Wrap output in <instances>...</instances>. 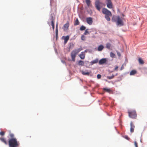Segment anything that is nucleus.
Wrapping results in <instances>:
<instances>
[{
	"label": "nucleus",
	"instance_id": "473e14b6",
	"mask_svg": "<svg viewBox=\"0 0 147 147\" xmlns=\"http://www.w3.org/2000/svg\"><path fill=\"white\" fill-rule=\"evenodd\" d=\"M5 134V132L4 131H1L0 132V135L1 136H3Z\"/></svg>",
	"mask_w": 147,
	"mask_h": 147
},
{
	"label": "nucleus",
	"instance_id": "2f4dec72",
	"mask_svg": "<svg viewBox=\"0 0 147 147\" xmlns=\"http://www.w3.org/2000/svg\"><path fill=\"white\" fill-rule=\"evenodd\" d=\"M55 33H56V39L57 38L58 36V31H57V30H55Z\"/></svg>",
	"mask_w": 147,
	"mask_h": 147
},
{
	"label": "nucleus",
	"instance_id": "412c9836",
	"mask_svg": "<svg viewBox=\"0 0 147 147\" xmlns=\"http://www.w3.org/2000/svg\"><path fill=\"white\" fill-rule=\"evenodd\" d=\"M103 90L106 92L109 93L111 92V90L109 88H103Z\"/></svg>",
	"mask_w": 147,
	"mask_h": 147
},
{
	"label": "nucleus",
	"instance_id": "58836bf2",
	"mask_svg": "<svg viewBox=\"0 0 147 147\" xmlns=\"http://www.w3.org/2000/svg\"><path fill=\"white\" fill-rule=\"evenodd\" d=\"M57 30V31H58V25H57V24L56 25V30Z\"/></svg>",
	"mask_w": 147,
	"mask_h": 147
},
{
	"label": "nucleus",
	"instance_id": "dca6fc26",
	"mask_svg": "<svg viewBox=\"0 0 147 147\" xmlns=\"http://www.w3.org/2000/svg\"><path fill=\"white\" fill-rule=\"evenodd\" d=\"M104 48V46L102 45H100L98 47L97 49L98 51H101L103 50Z\"/></svg>",
	"mask_w": 147,
	"mask_h": 147
},
{
	"label": "nucleus",
	"instance_id": "b1692460",
	"mask_svg": "<svg viewBox=\"0 0 147 147\" xmlns=\"http://www.w3.org/2000/svg\"><path fill=\"white\" fill-rule=\"evenodd\" d=\"M110 16L109 15H105V18L108 21H109L110 20V18L109 17Z\"/></svg>",
	"mask_w": 147,
	"mask_h": 147
},
{
	"label": "nucleus",
	"instance_id": "a211bd4d",
	"mask_svg": "<svg viewBox=\"0 0 147 147\" xmlns=\"http://www.w3.org/2000/svg\"><path fill=\"white\" fill-rule=\"evenodd\" d=\"M111 47V45L109 43H107L106 44V47L108 49H110Z\"/></svg>",
	"mask_w": 147,
	"mask_h": 147
},
{
	"label": "nucleus",
	"instance_id": "72a5a7b5",
	"mask_svg": "<svg viewBox=\"0 0 147 147\" xmlns=\"http://www.w3.org/2000/svg\"><path fill=\"white\" fill-rule=\"evenodd\" d=\"M98 79H100L101 77V75L100 74H98L97 76Z\"/></svg>",
	"mask_w": 147,
	"mask_h": 147
},
{
	"label": "nucleus",
	"instance_id": "ddd939ff",
	"mask_svg": "<svg viewBox=\"0 0 147 147\" xmlns=\"http://www.w3.org/2000/svg\"><path fill=\"white\" fill-rule=\"evenodd\" d=\"M81 72L83 75H85L89 76L90 73V72L86 71H84L82 70L81 71Z\"/></svg>",
	"mask_w": 147,
	"mask_h": 147
},
{
	"label": "nucleus",
	"instance_id": "7c9ffc66",
	"mask_svg": "<svg viewBox=\"0 0 147 147\" xmlns=\"http://www.w3.org/2000/svg\"><path fill=\"white\" fill-rule=\"evenodd\" d=\"M81 39L83 40H86V37L84 35H82L81 37Z\"/></svg>",
	"mask_w": 147,
	"mask_h": 147
},
{
	"label": "nucleus",
	"instance_id": "e433bc0d",
	"mask_svg": "<svg viewBox=\"0 0 147 147\" xmlns=\"http://www.w3.org/2000/svg\"><path fill=\"white\" fill-rule=\"evenodd\" d=\"M124 67L123 65H122V66H121V68H120V70H122L123 69Z\"/></svg>",
	"mask_w": 147,
	"mask_h": 147
},
{
	"label": "nucleus",
	"instance_id": "cd10ccee",
	"mask_svg": "<svg viewBox=\"0 0 147 147\" xmlns=\"http://www.w3.org/2000/svg\"><path fill=\"white\" fill-rule=\"evenodd\" d=\"M115 76L113 74L111 76H107V78L109 79H111L113 78Z\"/></svg>",
	"mask_w": 147,
	"mask_h": 147
},
{
	"label": "nucleus",
	"instance_id": "f8f14e48",
	"mask_svg": "<svg viewBox=\"0 0 147 147\" xmlns=\"http://www.w3.org/2000/svg\"><path fill=\"white\" fill-rule=\"evenodd\" d=\"M79 56L81 59H84L85 58V54L84 52H82L79 55Z\"/></svg>",
	"mask_w": 147,
	"mask_h": 147
},
{
	"label": "nucleus",
	"instance_id": "39448f33",
	"mask_svg": "<svg viewBox=\"0 0 147 147\" xmlns=\"http://www.w3.org/2000/svg\"><path fill=\"white\" fill-rule=\"evenodd\" d=\"M129 116L132 119H136L137 117V114L135 111H128Z\"/></svg>",
	"mask_w": 147,
	"mask_h": 147
},
{
	"label": "nucleus",
	"instance_id": "c756f323",
	"mask_svg": "<svg viewBox=\"0 0 147 147\" xmlns=\"http://www.w3.org/2000/svg\"><path fill=\"white\" fill-rule=\"evenodd\" d=\"M84 34V35H87L88 34H89L90 33L88 32V30L86 29L85 30Z\"/></svg>",
	"mask_w": 147,
	"mask_h": 147
},
{
	"label": "nucleus",
	"instance_id": "393cba45",
	"mask_svg": "<svg viewBox=\"0 0 147 147\" xmlns=\"http://www.w3.org/2000/svg\"><path fill=\"white\" fill-rule=\"evenodd\" d=\"M86 3L88 6H89L91 3V1L90 0H85Z\"/></svg>",
	"mask_w": 147,
	"mask_h": 147
},
{
	"label": "nucleus",
	"instance_id": "0eeeda50",
	"mask_svg": "<svg viewBox=\"0 0 147 147\" xmlns=\"http://www.w3.org/2000/svg\"><path fill=\"white\" fill-rule=\"evenodd\" d=\"M107 1V6L110 9H111L113 8V5L111 1V0H106Z\"/></svg>",
	"mask_w": 147,
	"mask_h": 147
},
{
	"label": "nucleus",
	"instance_id": "79ce46f5",
	"mask_svg": "<svg viewBox=\"0 0 147 147\" xmlns=\"http://www.w3.org/2000/svg\"><path fill=\"white\" fill-rule=\"evenodd\" d=\"M122 16H124V15L123 14V15H122Z\"/></svg>",
	"mask_w": 147,
	"mask_h": 147
},
{
	"label": "nucleus",
	"instance_id": "4468645a",
	"mask_svg": "<svg viewBox=\"0 0 147 147\" xmlns=\"http://www.w3.org/2000/svg\"><path fill=\"white\" fill-rule=\"evenodd\" d=\"M69 26V23L67 22V23L65 24L63 28H64V30H67L68 29V28Z\"/></svg>",
	"mask_w": 147,
	"mask_h": 147
},
{
	"label": "nucleus",
	"instance_id": "f03ea898",
	"mask_svg": "<svg viewBox=\"0 0 147 147\" xmlns=\"http://www.w3.org/2000/svg\"><path fill=\"white\" fill-rule=\"evenodd\" d=\"M112 20L113 22H116L117 25L120 26L123 25V22L119 16H113Z\"/></svg>",
	"mask_w": 147,
	"mask_h": 147
},
{
	"label": "nucleus",
	"instance_id": "1a4fd4ad",
	"mask_svg": "<svg viewBox=\"0 0 147 147\" xmlns=\"http://www.w3.org/2000/svg\"><path fill=\"white\" fill-rule=\"evenodd\" d=\"M130 131L131 133L134 132V128L135 127V125L133 124L132 122H131L130 123Z\"/></svg>",
	"mask_w": 147,
	"mask_h": 147
},
{
	"label": "nucleus",
	"instance_id": "5701e85b",
	"mask_svg": "<svg viewBox=\"0 0 147 147\" xmlns=\"http://www.w3.org/2000/svg\"><path fill=\"white\" fill-rule=\"evenodd\" d=\"M138 61L139 63L140 64H143L144 62L143 60L141 58H139L138 59Z\"/></svg>",
	"mask_w": 147,
	"mask_h": 147
},
{
	"label": "nucleus",
	"instance_id": "2eb2a0df",
	"mask_svg": "<svg viewBox=\"0 0 147 147\" xmlns=\"http://www.w3.org/2000/svg\"><path fill=\"white\" fill-rule=\"evenodd\" d=\"M137 73V71L135 70H133L130 72L129 74L130 76L134 75Z\"/></svg>",
	"mask_w": 147,
	"mask_h": 147
},
{
	"label": "nucleus",
	"instance_id": "c9c22d12",
	"mask_svg": "<svg viewBox=\"0 0 147 147\" xmlns=\"http://www.w3.org/2000/svg\"><path fill=\"white\" fill-rule=\"evenodd\" d=\"M118 68V67L117 66H116L115 67V69H114V70H116V71L117 70Z\"/></svg>",
	"mask_w": 147,
	"mask_h": 147
},
{
	"label": "nucleus",
	"instance_id": "c85d7f7f",
	"mask_svg": "<svg viewBox=\"0 0 147 147\" xmlns=\"http://www.w3.org/2000/svg\"><path fill=\"white\" fill-rule=\"evenodd\" d=\"M110 56L112 58L114 57H115V55L112 52H111L110 54Z\"/></svg>",
	"mask_w": 147,
	"mask_h": 147
},
{
	"label": "nucleus",
	"instance_id": "20e7f679",
	"mask_svg": "<svg viewBox=\"0 0 147 147\" xmlns=\"http://www.w3.org/2000/svg\"><path fill=\"white\" fill-rule=\"evenodd\" d=\"M103 4V3L99 0H96L95 2V7L99 11H100V9L102 7Z\"/></svg>",
	"mask_w": 147,
	"mask_h": 147
},
{
	"label": "nucleus",
	"instance_id": "f3484780",
	"mask_svg": "<svg viewBox=\"0 0 147 147\" xmlns=\"http://www.w3.org/2000/svg\"><path fill=\"white\" fill-rule=\"evenodd\" d=\"M69 36H67L64 38V43L65 44L67 43V41L69 40Z\"/></svg>",
	"mask_w": 147,
	"mask_h": 147
},
{
	"label": "nucleus",
	"instance_id": "ea45409f",
	"mask_svg": "<svg viewBox=\"0 0 147 147\" xmlns=\"http://www.w3.org/2000/svg\"><path fill=\"white\" fill-rule=\"evenodd\" d=\"M118 55H119V56H120V53H118Z\"/></svg>",
	"mask_w": 147,
	"mask_h": 147
},
{
	"label": "nucleus",
	"instance_id": "f257e3e1",
	"mask_svg": "<svg viewBox=\"0 0 147 147\" xmlns=\"http://www.w3.org/2000/svg\"><path fill=\"white\" fill-rule=\"evenodd\" d=\"M9 139L8 140V144L9 147H19L20 143L17 139L14 138V135L12 133L9 134Z\"/></svg>",
	"mask_w": 147,
	"mask_h": 147
},
{
	"label": "nucleus",
	"instance_id": "7ed1b4c3",
	"mask_svg": "<svg viewBox=\"0 0 147 147\" xmlns=\"http://www.w3.org/2000/svg\"><path fill=\"white\" fill-rule=\"evenodd\" d=\"M82 49L79 48L75 49L73 50L71 53V57L72 59V61H75V57L82 50Z\"/></svg>",
	"mask_w": 147,
	"mask_h": 147
},
{
	"label": "nucleus",
	"instance_id": "aec40b11",
	"mask_svg": "<svg viewBox=\"0 0 147 147\" xmlns=\"http://www.w3.org/2000/svg\"><path fill=\"white\" fill-rule=\"evenodd\" d=\"M79 22L78 21V19L77 18L74 22V25H77L79 24Z\"/></svg>",
	"mask_w": 147,
	"mask_h": 147
},
{
	"label": "nucleus",
	"instance_id": "6e6552de",
	"mask_svg": "<svg viewBox=\"0 0 147 147\" xmlns=\"http://www.w3.org/2000/svg\"><path fill=\"white\" fill-rule=\"evenodd\" d=\"M86 21L87 22L88 24L90 25H91L92 24L93 21H92V18L91 17H88L86 18Z\"/></svg>",
	"mask_w": 147,
	"mask_h": 147
},
{
	"label": "nucleus",
	"instance_id": "9d476101",
	"mask_svg": "<svg viewBox=\"0 0 147 147\" xmlns=\"http://www.w3.org/2000/svg\"><path fill=\"white\" fill-rule=\"evenodd\" d=\"M107 61L106 58H103L101 59L99 62V63L100 64H102L105 63Z\"/></svg>",
	"mask_w": 147,
	"mask_h": 147
},
{
	"label": "nucleus",
	"instance_id": "4c0bfd02",
	"mask_svg": "<svg viewBox=\"0 0 147 147\" xmlns=\"http://www.w3.org/2000/svg\"><path fill=\"white\" fill-rule=\"evenodd\" d=\"M125 138L127 140H129L130 139L127 136H125Z\"/></svg>",
	"mask_w": 147,
	"mask_h": 147
},
{
	"label": "nucleus",
	"instance_id": "bb28decb",
	"mask_svg": "<svg viewBox=\"0 0 147 147\" xmlns=\"http://www.w3.org/2000/svg\"><path fill=\"white\" fill-rule=\"evenodd\" d=\"M86 27L83 26H82L80 28V30H83L86 29Z\"/></svg>",
	"mask_w": 147,
	"mask_h": 147
},
{
	"label": "nucleus",
	"instance_id": "423d86ee",
	"mask_svg": "<svg viewBox=\"0 0 147 147\" xmlns=\"http://www.w3.org/2000/svg\"><path fill=\"white\" fill-rule=\"evenodd\" d=\"M102 12L103 14L106 15H109L110 17L112 16L111 13L107 9L103 8L102 10Z\"/></svg>",
	"mask_w": 147,
	"mask_h": 147
},
{
	"label": "nucleus",
	"instance_id": "9b49d317",
	"mask_svg": "<svg viewBox=\"0 0 147 147\" xmlns=\"http://www.w3.org/2000/svg\"><path fill=\"white\" fill-rule=\"evenodd\" d=\"M0 140L4 143L5 145H7V141L6 140V139L4 138L3 137H0Z\"/></svg>",
	"mask_w": 147,
	"mask_h": 147
},
{
	"label": "nucleus",
	"instance_id": "4be33fe9",
	"mask_svg": "<svg viewBox=\"0 0 147 147\" xmlns=\"http://www.w3.org/2000/svg\"><path fill=\"white\" fill-rule=\"evenodd\" d=\"M98 59H96L92 61L91 62V65H93L94 63H98Z\"/></svg>",
	"mask_w": 147,
	"mask_h": 147
},
{
	"label": "nucleus",
	"instance_id": "f704fd0d",
	"mask_svg": "<svg viewBox=\"0 0 147 147\" xmlns=\"http://www.w3.org/2000/svg\"><path fill=\"white\" fill-rule=\"evenodd\" d=\"M134 145L136 147H138V144L136 141L134 142Z\"/></svg>",
	"mask_w": 147,
	"mask_h": 147
},
{
	"label": "nucleus",
	"instance_id": "a878e982",
	"mask_svg": "<svg viewBox=\"0 0 147 147\" xmlns=\"http://www.w3.org/2000/svg\"><path fill=\"white\" fill-rule=\"evenodd\" d=\"M51 25L53 29L54 30L55 28V25H54V22L53 20H52L51 22Z\"/></svg>",
	"mask_w": 147,
	"mask_h": 147
},
{
	"label": "nucleus",
	"instance_id": "a19ab883",
	"mask_svg": "<svg viewBox=\"0 0 147 147\" xmlns=\"http://www.w3.org/2000/svg\"><path fill=\"white\" fill-rule=\"evenodd\" d=\"M72 46H73V44H72Z\"/></svg>",
	"mask_w": 147,
	"mask_h": 147
},
{
	"label": "nucleus",
	"instance_id": "6ab92c4d",
	"mask_svg": "<svg viewBox=\"0 0 147 147\" xmlns=\"http://www.w3.org/2000/svg\"><path fill=\"white\" fill-rule=\"evenodd\" d=\"M78 64L79 65L83 66L84 64V62L81 60H80L78 61Z\"/></svg>",
	"mask_w": 147,
	"mask_h": 147
}]
</instances>
